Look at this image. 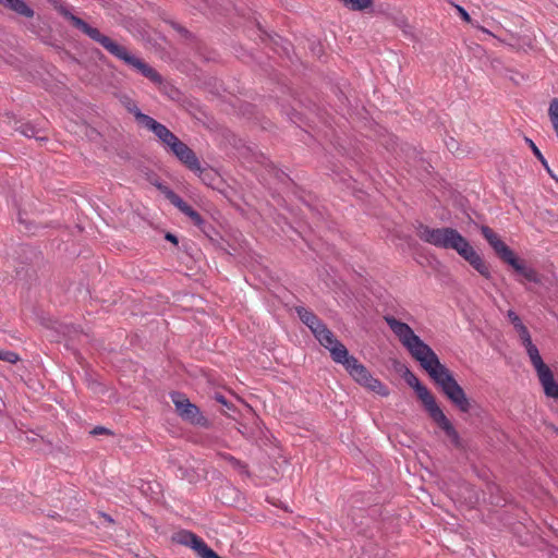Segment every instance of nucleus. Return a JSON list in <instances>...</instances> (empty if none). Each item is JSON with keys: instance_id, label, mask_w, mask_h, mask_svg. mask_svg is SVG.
Returning a JSON list of instances; mask_svg holds the SVG:
<instances>
[{"instance_id": "26", "label": "nucleus", "mask_w": 558, "mask_h": 558, "mask_svg": "<svg viewBox=\"0 0 558 558\" xmlns=\"http://www.w3.org/2000/svg\"><path fill=\"white\" fill-rule=\"evenodd\" d=\"M168 25L171 26L185 41L192 43L195 40V35L191 33L186 27L175 22L174 20H166Z\"/></svg>"}, {"instance_id": "51", "label": "nucleus", "mask_w": 558, "mask_h": 558, "mask_svg": "<svg viewBox=\"0 0 558 558\" xmlns=\"http://www.w3.org/2000/svg\"><path fill=\"white\" fill-rule=\"evenodd\" d=\"M48 517H50V518H57V517H59V514H58V513H56V512H53V513H49V514H48Z\"/></svg>"}, {"instance_id": "48", "label": "nucleus", "mask_w": 558, "mask_h": 558, "mask_svg": "<svg viewBox=\"0 0 558 558\" xmlns=\"http://www.w3.org/2000/svg\"><path fill=\"white\" fill-rule=\"evenodd\" d=\"M220 490L222 495L225 492L235 493L234 487H232L231 485L221 486Z\"/></svg>"}, {"instance_id": "5", "label": "nucleus", "mask_w": 558, "mask_h": 558, "mask_svg": "<svg viewBox=\"0 0 558 558\" xmlns=\"http://www.w3.org/2000/svg\"><path fill=\"white\" fill-rule=\"evenodd\" d=\"M19 266L16 276L22 279H33L36 277L37 268L43 263V253L29 244H21L16 251Z\"/></svg>"}, {"instance_id": "9", "label": "nucleus", "mask_w": 558, "mask_h": 558, "mask_svg": "<svg viewBox=\"0 0 558 558\" xmlns=\"http://www.w3.org/2000/svg\"><path fill=\"white\" fill-rule=\"evenodd\" d=\"M402 378L415 391L417 398L422 401L427 412L437 405L433 393L427 389L425 385L420 381V379L410 368L407 372L404 371Z\"/></svg>"}, {"instance_id": "19", "label": "nucleus", "mask_w": 558, "mask_h": 558, "mask_svg": "<svg viewBox=\"0 0 558 558\" xmlns=\"http://www.w3.org/2000/svg\"><path fill=\"white\" fill-rule=\"evenodd\" d=\"M258 31L260 32V39L266 43L274 46V48L280 47L283 49V51L288 52V46H290V43L284 40L281 36L274 33H267L265 29L262 28V26L258 24Z\"/></svg>"}, {"instance_id": "20", "label": "nucleus", "mask_w": 558, "mask_h": 558, "mask_svg": "<svg viewBox=\"0 0 558 558\" xmlns=\"http://www.w3.org/2000/svg\"><path fill=\"white\" fill-rule=\"evenodd\" d=\"M54 329L60 336L70 341H74L82 333L80 327L73 324L58 323Z\"/></svg>"}, {"instance_id": "14", "label": "nucleus", "mask_w": 558, "mask_h": 558, "mask_svg": "<svg viewBox=\"0 0 558 558\" xmlns=\"http://www.w3.org/2000/svg\"><path fill=\"white\" fill-rule=\"evenodd\" d=\"M199 230L204 233V235L209 240L216 250L221 251L223 254L232 255V253L229 251L231 245L223 239L219 230L211 222L207 221Z\"/></svg>"}, {"instance_id": "30", "label": "nucleus", "mask_w": 558, "mask_h": 558, "mask_svg": "<svg viewBox=\"0 0 558 558\" xmlns=\"http://www.w3.org/2000/svg\"><path fill=\"white\" fill-rule=\"evenodd\" d=\"M225 460L235 470H238L241 473L248 474L247 464L243 461L236 459L235 457L231 454H225Z\"/></svg>"}, {"instance_id": "16", "label": "nucleus", "mask_w": 558, "mask_h": 558, "mask_svg": "<svg viewBox=\"0 0 558 558\" xmlns=\"http://www.w3.org/2000/svg\"><path fill=\"white\" fill-rule=\"evenodd\" d=\"M0 5L26 19L35 15V11L24 0H0Z\"/></svg>"}, {"instance_id": "17", "label": "nucleus", "mask_w": 558, "mask_h": 558, "mask_svg": "<svg viewBox=\"0 0 558 558\" xmlns=\"http://www.w3.org/2000/svg\"><path fill=\"white\" fill-rule=\"evenodd\" d=\"M155 186L165 195V197L184 214L191 205H189L179 194L161 182H156Z\"/></svg>"}, {"instance_id": "28", "label": "nucleus", "mask_w": 558, "mask_h": 558, "mask_svg": "<svg viewBox=\"0 0 558 558\" xmlns=\"http://www.w3.org/2000/svg\"><path fill=\"white\" fill-rule=\"evenodd\" d=\"M22 135L28 138H36L37 141H44L46 137L38 136V130L31 123H22L19 128H16Z\"/></svg>"}, {"instance_id": "6", "label": "nucleus", "mask_w": 558, "mask_h": 558, "mask_svg": "<svg viewBox=\"0 0 558 558\" xmlns=\"http://www.w3.org/2000/svg\"><path fill=\"white\" fill-rule=\"evenodd\" d=\"M170 398L175 407L177 414L183 421L199 427L208 428L210 426L208 418L202 414L199 408L192 403L184 393L172 391L170 392Z\"/></svg>"}, {"instance_id": "29", "label": "nucleus", "mask_w": 558, "mask_h": 558, "mask_svg": "<svg viewBox=\"0 0 558 558\" xmlns=\"http://www.w3.org/2000/svg\"><path fill=\"white\" fill-rule=\"evenodd\" d=\"M548 114H549L553 128H554L555 132L558 134V98L557 97L551 99L549 109H548Z\"/></svg>"}, {"instance_id": "15", "label": "nucleus", "mask_w": 558, "mask_h": 558, "mask_svg": "<svg viewBox=\"0 0 558 558\" xmlns=\"http://www.w3.org/2000/svg\"><path fill=\"white\" fill-rule=\"evenodd\" d=\"M481 233L499 259H502L511 251L500 236L488 226H482Z\"/></svg>"}, {"instance_id": "43", "label": "nucleus", "mask_w": 558, "mask_h": 558, "mask_svg": "<svg viewBox=\"0 0 558 558\" xmlns=\"http://www.w3.org/2000/svg\"><path fill=\"white\" fill-rule=\"evenodd\" d=\"M165 240L170 242V243H172V244H174V245L179 244L178 236L174 233H172V232H166L165 233Z\"/></svg>"}, {"instance_id": "7", "label": "nucleus", "mask_w": 558, "mask_h": 558, "mask_svg": "<svg viewBox=\"0 0 558 558\" xmlns=\"http://www.w3.org/2000/svg\"><path fill=\"white\" fill-rule=\"evenodd\" d=\"M170 541L172 544L192 549L198 558H221L202 537L192 531L179 530L172 533Z\"/></svg>"}, {"instance_id": "18", "label": "nucleus", "mask_w": 558, "mask_h": 558, "mask_svg": "<svg viewBox=\"0 0 558 558\" xmlns=\"http://www.w3.org/2000/svg\"><path fill=\"white\" fill-rule=\"evenodd\" d=\"M507 317L513 325L517 332L519 333L521 343H524L527 340L532 339L526 326L522 323L521 318L514 311L509 310L507 313Z\"/></svg>"}, {"instance_id": "23", "label": "nucleus", "mask_w": 558, "mask_h": 558, "mask_svg": "<svg viewBox=\"0 0 558 558\" xmlns=\"http://www.w3.org/2000/svg\"><path fill=\"white\" fill-rule=\"evenodd\" d=\"M295 312L300 320L308 328H312L319 319V317L313 311L304 306H296Z\"/></svg>"}, {"instance_id": "11", "label": "nucleus", "mask_w": 558, "mask_h": 558, "mask_svg": "<svg viewBox=\"0 0 558 558\" xmlns=\"http://www.w3.org/2000/svg\"><path fill=\"white\" fill-rule=\"evenodd\" d=\"M534 368L545 395L558 399V381L555 379L554 373L549 366L545 362H542L534 365Z\"/></svg>"}, {"instance_id": "39", "label": "nucleus", "mask_w": 558, "mask_h": 558, "mask_svg": "<svg viewBox=\"0 0 558 558\" xmlns=\"http://www.w3.org/2000/svg\"><path fill=\"white\" fill-rule=\"evenodd\" d=\"M392 367H393V369H395L397 373H399L401 376H403V375H404V371H405V372H407V371H409V367H408L404 363H402V362H400V361H398V360H393V361H392Z\"/></svg>"}, {"instance_id": "27", "label": "nucleus", "mask_w": 558, "mask_h": 558, "mask_svg": "<svg viewBox=\"0 0 558 558\" xmlns=\"http://www.w3.org/2000/svg\"><path fill=\"white\" fill-rule=\"evenodd\" d=\"M522 344L525 348L526 353H527L533 366L538 363L544 362L539 354L537 347L532 342V339L527 340L526 342H524Z\"/></svg>"}, {"instance_id": "10", "label": "nucleus", "mask_w": 558, "mask_h": 558, "mask_svg": "<svg viewBox=\"0 0 558 558\" xmlns=\"http://www.w3.org/2000/svg\"><path fill=\"white\" fill-rule=\"evenodd\" d=\"M500 260L510 266L517 275L521 276L526 281L534 283L539 282L537 272L532 267H529L524 259L518 257L512 250Z\"/></svg>"}, {"instance_id": "31", "label": "nucleus", "mask_w": 558, "mask_h": 558, "mask_svg": "<svg viewBox=\"0 0 558 558\" xmlns=\"http://www.w3.org/2000/svg\"><path fill=\"white\" fill-rule=\"evenodd\" d=\"M184 215L187 216L198 229L207 222V220H205L192 206L184 213Z\"/></svg>"}, {"instance_id": "38", "label": "nucleus", "mask_w": 558, "mask_h": 558, "mask_svg": "<svg viewBox=\"0 0 558 558\" xmlns=\"http://www.w3.org/2000/svg\"><path fill=\"white\" fill-rule=\"evenodd\" d=\"M90 435L98 436V435H113V432L107 427L104 426H96L90 430Z\"/></svg>"}, {"instance_id": "36", "label": "nucleus", "mask_w": 558, "mask_h": 558, "mask_svg": "<svg viewBox=\"0 0 558 558\" xmlns=\"http://www.w3.org/2000/svg\"><path fill=\"white\" fill-rule=\"evenodd\" d=\"M322 341L324 343L320 344L329 351V348L335 347L340 340H338L333 332L329 330L328 332H325V336H323Z\"/></svg>"}, {"instance_id": "33", "label": "nucleus", "mask_w": 558, "mask_h": 558, "mask_svg": "<svg viewBox=\"0 0 558 558\" xmlns=\"http://www.w3.org/2000/svg\"><path fill=\"white\" fill-rule=\"evenodd\" d=\"M178 471L180 472L179 476L183 480H187L190 483H194L197 480V474L192 468L179 465Z\"/></svg>"}, {"instance_id": "34", "label": "nucleus", "mask_w": 558, "mask_h": 558, "mask_svg": "<svg viewBox=\"0 0 558 558\" xmlns=\"http://www.w3.org/2000/svg\"><path fill=\"white\" fill-rule=\"evenodd\" d=\"M128 110L130 113H132L136 120V122L142 125V126H145V122L143 121L142 118L144 119H151L150 116L146 114V113H143L138 107L136 105H133L132 107H128Z\"/></svg>"}, {"instance_id": "40", "label": "nucleus", "mask_w": 558, "mask_h": 558, "mask_svg": "<svg viewBox=\"0 0 558 558\" xmlns=\"http://www.w3.org/2000/svg\"><path fill=\"white\" fill-rule=\"evenodd\" d=\"M24 213H22L21 210L19 211V215H17V221L21 223V225H24L25 226V229L27 231H33V228L31 227L32 225V221L28 220L27 218L24 217Z\"/></svg>"}, {"instance_id": "21", "label": "nucleus", "mask_w": 558, "mask_h": 558, "mask_svg": "<svg viewBox=\"0 0 558 558\" xmlns=\"http://www.w3.org/2000/svg\"><path fill=\"white\" fill-rule=\"evenodd\" d=\"M160 92L166 95L169 99L175 101V102H184L186 97L185 95L173 84L169 82H165L162 80V84H158Z\"/></svg>"}, {"instance_id": "13", "label": "nucleus", "mask_w": 558, "mask_h": 558, "mask_svg": "<svg viewBox=\"0 0 558 558\" xmlns=\"http://www.w3.org/2000/svg\"><path fill=\"white\" fill-rule=\"evenodd\" d=\"M142 119L145 122V126L144 128H146L147 130L153 132L158 137V140L163 145L168 146L169 148H171L180 140L166 125H163L162 123L158 122L154 118L148 119V120L144 119V118H142Z\"/></svg>"}, {"instance_id": "44", "label": "nucleus", "mask_w": 558, "mask_h": 558, "mask_svg": "<svg viewBox=\"0 0 558 558\" xmlns=\"http://www.w3.org/2000/svg\"><path fill=\"white\" fill-rule=\"evenodd\" d=\"M326 324L319 318L318 322L312 328H310V330L313 335H316L319 329L324 328Z\"/></svg>"}, {"instance_id": "37", "label": "nucleus", "mask_w": 558, "mask_h": 558, "mask_svg": "<svg viewBox=\"0 0 558 558\" xmlns=\"http://www.w3.org/2000/svg\"><path fill=\"white\" fill-rule=\"evenodd\" d=\"M322 341L324 343L320 344L329 351V348L335 347L340 340H338L333 332L329 330L328 332H325V336H323Z\"/></svg>"}, {"instance_id": "41", "label": "nucleus", "mask_w": 558, "mask_h": 558, "mask_svg": "<svg viewBox=\"0 0 558 558\" xmlns=\"http://www.w3.org/2000/svg\"><path fill=\"white\" fill-rule=\"evenodd\" d=\"M446 146L450 151H457L459 149L458 142L453 137H450L448 141H446Z\"/></svg>"}, {"instance_id": "1", "label": "nucleus", "mask_w": 558, "mask_h": 558, "mask_svg": "<svg viewBox=\"0 0 558 558\" xmlns=\"http://www.w3.org/2000/svg\"><path fill=\"white\" fill-rule=\"evenodd\" d=\"M387 325L408 349L412 357L428 374L432 380L440 388V391L449 402L461 413L470 416H480L483 409L476 401L468 398L464 389L456 380L452 372L440 363L438 355L425 343L407 324L393 316H387Z\"/></svg>"}, {"instance_id": "24", "label": "nucleus", "mask_w": 558, "mask_h": 558, "mask_svg": "<svg viewBox=\"0 0 558 558\" xmlns=\"http://www.w3.org/2000/svg\"><path fill=\"white\" fill-rule=\"evenodd\" d=\"M524 141L525 143L529 145V147L532 149L534 156L541 161V163L543 165V167L546 169V171L548 172V174L558 182V177L555 174V172L550 169L546 158L544 157V155L542 154V151L538 149V147L536 146V144L529 137H524Z\"/></svg>"}, {"instance_id": "35", "label": "nucleus", "mask_w": 558, "mask_h": 558, "mask_svg": "<svg viewBox=\"0 0 558 558\" xmlns=\"http://www.w3.org/2000/svg\"><path fill=\"white\" fill-rule=\"evenodd\" d=\"M0 361L15 364L16 362L20 361V356L17 353L13 351L3 350L0 348Z\"/></svg>"}, {"instance_id": "8", "label": "nucleus", "mask_w": 558, "mask_h": 558, "mask_svg": "<svg viewBox=\"0 0 558 558\" xmlns=\"http://www.w3.org/2000/svg\"><path fill=\"white\" fill-rule=\"evenodd\" d=\"M429 417L438 425L439 428L444 430L446 436L450 439L452 446L463 452L466 453L471 449L470 441L463 439L458 430L454 428L449 418L445 415L444 411L437 404L428 412Z\"/></svg>"}, {"instance_id": "22", "label": "nucleus", "mask_w": 558, "mask_h": 558, "mask_svg": "<svg viewBox=\"0 0 558 558\" xmlns=\"http://www.w3.org/2000/svg\"><path fill=\"white\" fill-rule=\"evenodd\" d=\"M402 150L405 155L408 163L413 165V166L421 165L425 170H427V167H430V165L428 162H426L425 159L422 157L421 151L417 150L416 147L407 146Z\"/></svg>"}, {"instance_id": "3", "label": "nucleus", "mask_w": 558, "mask_h": 558, "mask_svg": "<svg viewBox=\"0 0 558 558\" xmlns=\"http://www.w3.org/2000/svg\"><path fill=\"white\" fill-rule=\"evenodd\" d=\"M56 9L65 20L71 23L74 28L88 36L92 40L98 43L109 53L122 60L128 65L136 69L143 76L150 80L153 83L162 84V76L148 63L131 54L125 47L119 45L110 37L104 35L98 28L93 27L83 19L74 15L68 7L60 4L56 7Z\"/></svg>"}, {"instance_id": "32", "label": "nucleus", "mask_w": 558, "mask_h": 558, "mask_svg": "<svg viewBox=\"0 0 558 558\" xmlns=\"http://www.w3.org/2000/svg\"><path fill=\"white\" fill-rule=\"evenodd\" d=\"M213 399L226 408V410L223 411L225 413H228L229 411H235L234 403L228 400L225 395L220 392H215Z\"/></svg>"}, {"instance_id": "46", "label": "nucleus", "mask_w": 558, "mask_h": 558, "mask_svg": "<svg viewBox=\"0 0 558 558\" xmlns=\"http://www.w3.org/2000/svg\"><path fill=\"white\" fill-rule=\"evenodd\" d=\"M290 119L292 122L298 123L299 121H301V113L293 110L290 114Z\"/></svg>"}, {"instance_id": "49", "label": "nucleus", "mask_w": 558, "mask_h": 558, "mask_svg": "<svg viewBox=\"0 0 558 558\" xmlns=\"http://www.w3.org/2000/svg\"><path fill=\"white\" fill-rule=\"evenodd\" d=\"M518 77H520V78H522V80H523V76H522V75H520V74H518V73H515V75H510V76H509V78H510L514 84L519 85V84H520V80H519Z\"/></svg>"}, {"instance_id": "45", "label": "nucleus", "mask_w": 558, "mask_h": 558, "mask_svg": "<svg viewBox=\"0 0 558 558\" xmlns=\"http://www.w3.org/2000/svg\"><path fill=\"white\" fill-rule=\"evenodd\" d=\"M329 330H330V329H329V328L327 327V325H326L324 328L319 329V331H318L316 335H314V337L316 338V340H317L319 343H324V342L322 341L323 336H325V332H328Z\"/></svg>"}, {"instance_id": "25", "label": "nucleus", "mask_w": 558, "mask_h": 558, "mask_svg": "<svg viewBox=\"0 0 558 558\" xmlns=\"http://www.w3.org/2000/svg\"><path fill=\"white\" fill-rule=\"evenodd\" d=\"M198 178L208 186H213L215 181H217V173L209 167H202L199 165V170L195 172Z\"/></svg>"}, {"instance_id": "12", "label": "nucleus", "mask_w": 558, "mask_h": 558, "mask_svg": "<svg viewBox=\"0 0 558 558\" xmlns=\"http://www.w3.org/2000/svg\"><path fill=\"white\" fill-rule=\"evenodd\" d=\"M171 153L178 160L184 165L190 171L196 172L199 170V160L195 151L190 148L185 143L179 140L171 148Z\"/></svg>"}, {"instance_id": "50", "label": "nucleus", "mask_w": 558, "mask_h": 558, "mask_svg": "<svg viewBox=\"0 0 558 558\" xmlns=\"http://www.w3.org/2000/svg\"><path fill=\"white\" fill-rule=\"evenodd\" d=\"M99 517L102 518L105 521H107L109 523H113V519L109 514H107V513L99 512Z\"/></svg>"}, {"instance_id": "4", "label": "nucleus", "mask_w": 558, "mask_h": 558, "mask_svg": "<svg viewBox=\"0 0 558 558\" xmlns=\"http://www.w3.org/2000/svg\"><path fill=\"white\" fill-rule=\"evenodd\" d=\"M330 356L337 364H341L348 374L361 386L378 393L381 397L390 395L389 388L379 379L372 376L369 371L349 353L345 345L339 341L335 347L329 348Z\"/></svg>"}, {"instance_id": "52", "label": "nucleus", "mask_w": 558, "mask_h": 558, "mask_svg": "<svg viewBox=\"0 0 558 558\" xmlns=\"http://www.w3.org/2000/svg\"><path fill=\"white\" fill-rule=\"evenodd\" d=\"M549 427L554 430V432H558V428L554 425V424H550Z\"/></svg>"}, {"instance_id": "53", "label": "nucleus", "mask_w": 558, "mask_h": 558, "mask_svg": "<svg viewBox=\"0 0 558 558\" xmlns=\"http://www.w3.org/2000/svg\"><path fill=\"white\" fill-rule=\"evenodd\" d=\"M184 251L187 250V244H183Z\"/></svg>"}, {"instance_id": "42", "label": "nucleus", "mask_w": 558, "mask_h": 558, "mask_svg": "<svg viewBox=\"0 0 558 558\" xmlns=\"http://www.w3.org/2000/svg\"><path fill=\"white\" fill-rule=\"evenodd\" d=\"M457 9H458V12H459L460 17H461L463 21H465V22H471V16H470V14L468 13V11H466L464 8H462V7L458 5V7H457Z\"/></svg>"}, {"instance_id": "2", "label": "nucleus", "mask_w": 558, "mask_h": 558, "mask_svg": "<svg viewBox=\"0 0 558 558\" xmlns=\"http://www.w3.org/2000/svg\"><path fill=\"white\" fill-rule=\"evenodd\" d=\"M417 236L425 243L444 250H453L485 279L492 278L489 265L473 248L466 238L450 227L430 228L422 222L416 227Z\"/></svg>"}, {"instance_id": "47", "label": "nucleus", "mask_w": 558, "mask_h": 558, "mask_svg": "<svg viewBox=\"0 0 558 558\" xmlns=\"http://www.w3.org/2000/svg\"><path fill=\"white\" fill-rule=\"evenodd\" d=\"M337 97H338V99H339L342 104H344V101H348V97H347V96L344 95V93H343L342 90H340V89H338V92H337Z\"/></svg>"}]
</instances>
